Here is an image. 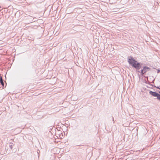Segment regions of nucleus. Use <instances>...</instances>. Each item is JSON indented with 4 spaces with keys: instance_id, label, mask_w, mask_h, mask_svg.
<instances>
[{
    "instance_id": "f257e3e1",
    "label": "nucleus",
    "mask_w": 160,
    "mask_h": 160,
    "mask_svg": "<svg viewBox=\"0 0 160 160\" xmlns=\"http://www.w3.org/2000/svg\"><path fill=\"white\" fill-rule=\"evenodd\" d=\"M127 59L129 65L135 68L136 71H139L141 68L142 64L136 60L132 56H128Z\"/></svg>"
},
{
    "instance_id": "f03ea898",
    "label": "nucleus",
    "mask_w": 160,
    "mask_h": 160,
    "mask_svg": "<svg viewBox=\"0 0 160 160\" xmlns=\"http://www.w3.org/2000/svg\"><path fill=\"white\" fill-rule=\"evenodd\" d=\"M150 68L147 66H144L143 67V69H142L141 71H138V72L140 73L141 75H143L147 72L149 71L150 70Z\"/></svg>"
},
{
    "instance_id": "7ed1b4c3",
    "label": "nucleus",
    "mask_w": 160,
    "mask_h": 160,
    "mask_svg": "<svg viewBox=\"0 0 160 160\" xmlns=\"http://www.w3.org/2000/svg\"><path fill=\"white\" fill-rule=\"evenodd\" d=\"M149 94L154 97H156L157 99L160 100V94L155 92L150 91L149 92Z\"/></svg>"
},
{
    "instance_id": "20e7f679",
    "label": "nucleus",
    "mask_w": 160,
    "mask_h": 160,
    "mask_svg": "<svg viewBox=\"0 0 160 160\" xmlns=\"http://www.w3.org/2000/svg\"><path fill=\"white\" fill-rule=\"evenodd\" d=\"M0 83L1 84L2 86V88H3L4 83L3 81V80L2 79V77L1 76V74H0Z\"/></svg>"
},
{
    "instance_id": "39448f33",
    "label": "nucleus",
    "mask_w": 160,
    "mask_h": 160,
    "mask_svg": "<svg viewBox=\"0 0 160 160\" xmlns=\"http://www.w3.org/2000/svg\"><path fill=\"white\" fill-rule=\"evenodd\" d=\"M14 143H12V142H10L9 143V147L11 149H12L13 146V145H14Z\"/></svg>"
},
{
    "instance_id": "423d86ee",
    "label": "nucleus",
    "mask_w": 160,
    "mask_h": 160,
    "mask_svg": "<svg viewBox=\"0 0 160 160\" xmlns=\"http://www.w3.org/2000/svg\"><path fill=\"white\" fill-rule=\"evenodd\" d=\"M111 117H112V121L113 122V123H114L115 122V121L114 120V118L112 116Z\"/></svg>"
},
{
    "instance_id": "0eeeda50",
    "label": "nucleus",
    "mask_w": 160,
    "mask_h": 160,
    "mask_svg": "<svg viewBox=\"0 0 160 160\" xmlns=\"http://www.w3.org/2000/svg\"><path fill=\"white\" fill-rule=\"evenodd\" d=\"M154 87L156 88H157L159 90H160V86L156 87L155 85H154Z\"/></svg>"
},
{
    "instance_id": "6e6552de",
    "label": "nucleus",
    "mask_w": 160,
    "mask_h": 160,
    "mask_svg": "<svg viewBox=\"0 0 160 160\" xmlns=\"http://www.w3.org/2000/svg\"><path fill=\"white\" fill-rule=\"evenodd\" d=\"M145 83H146V84H149V85H150V82L149 81H146V82H145Z\"/></svg>"
},
{
    "instance_id": "1a4fd4ad",
    "label": "nucleus",
    "mask_w": 160,
    "mask_h": 160,
    "mask_svg": "<svg viewBox=\"0 0 160 160\" xmlns=\"http://www.w3.org/2000/svg\"><path fill=\"white\" fill-rule=\"evenodd\" d=\"M159 72H160V69H158L157 70V72L158 73Z\"/></svg>"
},
{
    "instance_id": "9d476101",
    "label": "nucleus",
    "mask_w": 160,
    "mask_h": 160,
    "mask_svg": "<svg viewBox=\"0 0 160 160\" xmlns=\"http://www.w3.org/2000/svg\"><path fill=\"white\" fill-rule=\"evenodd\" d=\"M150 85H151V86H153V87H154V85H152V84H150Z\"/></svg>"
},
{
    "instance_id": "9b49d317",
    "label": "nucleus",
    "mask_w": 160,
    "mask_h": 160,
    "mask_svg": "<svg viewBox=\"0 0 160 160\" xmlns=\"http://www.w3.org/2000/svg\"><path fill=\"white\" fill-rule=\"evenodd\" d=\"M158 91V92H159V93H160V91Z\"/></svg>"
}]
</instances>
